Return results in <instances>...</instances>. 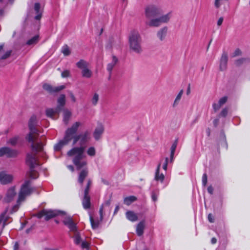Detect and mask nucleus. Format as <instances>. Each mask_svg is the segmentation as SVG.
<instances>
[{"mask_svg": "<svg viewBox=\"0 0 250 250\" xmlns=\"http://www.w3.org/2000/svg\"><path fill=\"white\" fill-rule=\"evenodd\" d=\"M13 177L12 175L8 174L4 171L0 172V183L2 185H6L11 183Z\"/></svg>", "mask_w": 250, "mask_h": 250, "instance_id": "4468645a", "label": "nucleus"}, {"mask_svg": "<svg viewBox=\"0 0 250 250\" xmlns=\"http://www.w3.org/2000/svg\"><path fill=\"white\" fill-rule=\"evenodd\" d=\"M219 119H216L213 121V125L216 127L217 126L219 123Z\"/></svg>", "mask_w": 250, "mask_h": 250, "instance_id": "052dcab7", "label": "nucleus"}, {"mask_svg": "<svg viewBox=\"0 0 250 250\" xmlns=\"http://www.w3.org/2000/svg\"><path fill=\"white\" fill-rule=\"evenodd\" d=\"M81 125L79 122L74 123L70 127L66 130L63 138L54 146V150L59 151L64 146L68 145L71 140H73L72 145L73 146L79 141L80 146L74 147L67 153V155L69 157H73V163L78 170L87 164L86 161L84 160L85 155L84 154V152L86 147V144L90 138V133L88 131H85L78 135L76 134Z\"/></svg>", "mask_w": 250, "mask_h": 250, "instance_id": "f257e3e1", "label": "nucleus"}, {"mask_svg": "<svg viewBox=\"0 0 250 250\" xmlns=\"http://www.w3.org/2000/svg\"><path fill=\"white\" fill-rule=\"evenodd\" d=\"M19 245L18 242H16L14 246V250H18L19 249Z\"/></svg>", "mask_w": 250, "mask_h": 250, "instance_id": "680f3d73", "label": "nucleus"}, {"mask_svg": "<svg viewBox=\"0 0 250 250\" xmlns=\"http://www.w3.org/2000/svg\"><path fill=\"white\" fill-rule=\"evenodd\" d=\"M64 85L53 87L49 84L45 83L43 85V88L51 94L57 93L65 88Z\"/></svg>", "mask_w": 250, "mask_h": 250, "instance_id": "ddd939ff", "label": "nucleus"}, {"mask_svg": "<svg viewBox=\"0 0 250 250\" xmlns=\"http://www.w3.org/2000/svg\"><path fill=\"white\" fill-rule=\"evenodd\" d=\"M114 42V40L113 38H110L106 44V47L108 49H110L112 47V44Z\"/></svg>", "mask_w": 250, "mask_h": 250, "instance_id": "37998d69", "label": "nucleus"}, {"mask_svg": "<svg viewBox=\"0 0 250 250\" xmlns=\"http://www.w3.org/2000/svg\"><path fill=\"white\" fill-rule=\"evenodd\" d=\"M222 106L220 105V104L218 103H213L212 104V107L214 112H217L221 107Z\"/></svg>", "mask_w": 250, "mask_h": 250, "instance_id": "49530a36", "label": "nucleus"}, {"mask_svg": "<svg viewBox=\"0 0 250 250\" xmlns=\"http://www.w3.org/2000/svg\"><path fill=\"white\" fill-rule=\"evenodd\" d=\"M67 167L69 169H70L71 171H74V167L72 165H69L67 166Z\"/></svg>", "mask_w": 250, "mask_h": 250, "instance_id": "0e129e2a", "label": "nucleus"}, {"mask_svg": "<svg viewBox=\"0 0 250 250\" xmlns=\"http://www.w3.org/2000/svg\"><path fill=\"white\" fill-rule=\"evenodd\" d=\"M74 242L76 245H79L81 241V236L78 231L74 233Z\"/></svg>", "mask_w": 250, "mask_h": 250, "instance_id": "e433bc0d", "label": "nucleus"}, {"mask_svg": "<svg viewBox=\"0 0 250 250\" xmlns=\"http://www.w3.org/2000/svg\"><path fill=\"white\" fill-rule=\"evenodd\" d=\"M19 139L20 137L19 136H14L9 139L7 142V144L12 146H15L17 145Z\"/></svg>", "mask_w": 250, "mask_h": 250, "instance_id": "2f4dec72", "label": "nucleus"}, {"mask_svg": "<svg viewBox=\"0 0 250 250\" xmlns=\"http://www.w3.org/2000/svg\"><path fill=\"white\" fill-rule=\"evenodd\" d=\"M87 153L90 156H95L96 154L95 148L93 146L89 147L87 150Z\"/></svg>", "mask_w": 250, "mask_h": 250, "instance_id": "ea45409f", "label": "nucleus"}, {"mask_svg": "<svg viewBox=\"0 0 250 250\" xmlns=\"http://www.w3.org/2000/svg\"><path fill=\"white\" fill-rule=\"evenodd\" d=\"M112 62L109 63H108L107 65V70L109 73V75L110 76L112 73V71L114 67V66L116 65L118 62V58L115 56H112Z\"/></svg>", "mask_w": 250, "mask_h": 250, "instance_id": "aec40b11", "label": "nucleus"}, {"mask_svg": "<svg viewBox=\"0 0 250 250\" xmlns=\"http://www.w3.org/2000/svg\"><path fill=\"white\" fill-rule=\"evenodd\" d=\"M34 10L36 15L35 16L34 19L36 20H40L42 17L43 9L41 8V4L39 2H36L34 4Z\"/></svg>", "mask_w": 250, "mask_h": 250, "instance_id": "f3484780", "label": "nucleus"}, {"mask_svg": "<svg viewBox=\"0 0 250 250\" xmlns=\"http://www.w3.org/2000/svg\"><path fill=\"white\" fill-rule=\"evenodd\" d=\"M187 93V94H188L190 93V87H189V86H188V88Z\"/></svg>", "mask_w": 250, "mask_h": 250, "instance_id": "774afa93", "label": "nucleus"}, {"mask_svg": "<svg viewBox=\"0 0 250 250\" xmlns=\"http://www.w3.org/2000/svg\"><path fill=\"white\" fill-rule=\"evenodd\" d=\"M168 28L165 26L160 28L157 32V37L161 41H164L167 35Z\"/></svg>", "mask_w": 250, "mask_h": 250, "instance_id": "a211bd4d", "label": "nucleus"}, {"mask_svg": "<svg viewBox=\"0 0 250 250\" xmlns=\"http://www.w3.org/2000/svg\"><path fill=\"white\" fill-rule=\"evenodd\" d=\"M88 171L87 169H84L80 172L78 177V182L80 184H83L84 179L88 175Z\"/></svg>", "mask_w": 250, "mask_h": 250, "instance_id": "5701e85b", "label": "nucleus"}, {"mask_svg": "<svg viewBox=\"0 0 250 250\" xmlns=\"http://www.w3.org/2000/svg\"><path fill=\"white\" fill-rule=\"evenodd\" d=\"M229 108L227 107H225L223 108L222 111H221L220 113L219 114L218 117H225L228 113Z\"/></svg>", "mask_w": 250, "mask_h": 250, "instance_id": "79ce46f5", "label": "nucleus"}, {"mask_svg": "<svg viewBox=\"0 0 250 250\" xmlns=\"http://www.w3.org/2000/svg\"><path fill=\"white\" fill-rule=\"evenodd\" d=\"M152 198L153 200L154 201L156 200V198L155 195L154 193H153L152 194Z\"/></svg>", "mask_w": 250, "mask_h": 250, "instance_id": "338daca9", "label": "nucleus"}, {"mask_svg": "<svg viewBox=\"0 0 250 250\" xmlns=\"http://www.w3.org/2000/svg\"><path fill=\"white\" fill-rule=\"evenodd\" d=\"M89 63L83 59L76 63L78 68L82 70V75L83 78H90L92 76V72L89 68Z\"/></svg>", "mask_w": 250, "mask_h": 250, "instance_id": "6e6552de", "label": "nucleus"}, {"mask_svg": "<svg viewBox=\"0 0 250 250\" xmlns=\"http://www.w3.org/2000/svg\"><path fill=\"white\" fill-rule=\"evenodd\" d=\"M146 24L149 26H156V6L154 4L147 5L145 9Z\"/></svg>", "mask_w": 250, "mask_h": 250, "instance_id": "20e7f679", "label": "nucleus"}, {"mask_svg": "<svg viewBox=\"0 0 250 250\" xmlns=\"http://www.w3.org/2000/svg\"><path fill=\"white\" fill-rule=\"evenodd\" d=\"M69 95H70V97L72 101L73 102H76V98H75L74 95L72 93V92H69Z\"/></svg>", "mask_w": 250, "mask_h": 250, "instance_id": "13d9d810", "label": "nucleus"}, {"mask_svg": "<svg viewBox=\"0 0 250 250\" xmlns=\"http://www.w3.org/2000/svg\"><path fill=\"white\" fill-rule=\"evenodd\" d=\"M172 12L165 13L162 8H157V27L168 23L171 18Z\"/></svg>", "mask_w": 250, "mask_h": 250, "instance_id": "0eeeda50", "label": "nucleus"}, {"mask_svg": "<svg viewBox=\"0 0 250 250\" xmlns=\"http://www.w3.org/2000/svg\"><path fill=\"white\" fill-rule=\"evenodd\" d=\"M159 167L160 165L157 167V181L160 180L161 182H163L165 176L163 174H159Z\"/></svg>", "mask_w": 250, "mask_h": 250, "instance_id": "c03bdc74", "label": "nucleus"}, {"mask_svg": "<svg viewBox=\"0 0 250 250\" xmlns=\"http://www.w3.org/2000/svg\"><path fill=\"white\" fill-rule=\"evenodd\" d=\"M208 191L210 194H212L213 191V188L211 186H209L208 188Z\"/></svg>", "mask_w": 250, "mask_h": 250, "instance_id": "bf43d9fd", "label": "nucleus"}, {"mask_svg": "<svg viewBox=\"0 0 250 250\" xmlns=\"http://www.w3.org/2000/svg\"><path fill=\"white\" fill-rule=\"evenodd\" d=\"M211 243L213 244H215L217 242V239L213 237L211 239Z\"/></svg>", "mask_w": 250, "mask_h": 250, "instance_id": "e2e57ef3", "label": "nucleus"}, {"mask_svg": "<svg viewBox=\"0 0 250 250\" xmlns=\"http://www.w3.org/2000/svg\"><path fill=\"white\" fill-rule=\"evenodd\" d=\"M66 226L69 228L70 231H73L74 233L78 231L76 224L74 222Z\"/></svg>", "mask_w": 250, "mask_h": 250, "instance_id": "4c0bfd02", "label": "nucleus"}, {"mask_svg": "<svg viewBox=\"0 0 250 250\" xmlns=\"http://www.w3.org/2000/svg\"><path fill=\"white\" fill-rule=\"evenodd\" d=\"M99 100V95L98 93L95 92L93 94L92 98H91V104L93 105L96 106L98 103Z\"/></svg>", "mask_w": 250, "mask_h": 250, "instance_id": "473e14b6", "label": "nucleus"}, {"mask_svg": "<svg viewBox=\"0 0 250 250\" xmlns=\"http://www.w3.org/2000/svg\"><path fill=\"white\" fill-rule=\"evenodd\" d=\"M71 113L70 111H69L67 109H65L63 110V122H64V123L65 124H67L68 122H69V119L71 117Z\"/></svg>", "mask_w": 250, "mask_h": 250, "instance_id": "bb28decb", "label": "nucleus"}, {"mask_svg": "<svg viewBox=\"0 0 250 250\" xmlns=\"http://www.w3.org/2000/svg\"><path fill=\"white\" fill-rule=\"evenodd\" d=\"M228 60V52L223 51L219 59V69L220 71H225L227 69Z\"/></svg>", "mask_w": 250, "mask_h": 250, "instance_id": "9d476101", "label": "nucleus"}, {"mask_svg": "<svg viewBox=\"0 0 250 250\" xmlns=\"http://www.w3.org/2000/svg\"><path fill=\"white\" fill-rule=\"evenodd\" d=\"M145 229V223L144 221L140 222L136 227V233L139 236L143 235Z\"/></svg>", "mask_w": 250, "mask_h": 250, "instance_id": "393cba45", "label": "nucleus"}, {"mask_svg": "<svg viewBox=\"0 0 250 250\" xmlns=\"http://www.w3.org/2000/svg\"><path fill=\"white\" fill-rule=\"evenodd\" d=\"M126 218L131 222L136 221L138 218L137 215L132 211H127L125 213Z\"/></svg>", "mask_w": 250, "mask_h": 250, "instance_id": "4be33fe9", "label": "nucleus"}, {"mask_svg": "<svg viewBox=\"0 0 250 250\" xmlns=\"http://www.w3.org/2000/svg\"><path fill=\"white\" fill-rule=\"evenodd\" d=\"M38 152L32 150V152L28 153L26 155V163L30 167L28 175L29 177L32 179H36L38 177V172L34 170L36 167L40 165L37 155Z\"/></svg>", "mask_w": 250, "mask_h": 250, "instance_id": "7ed1b4c3", "label": "nucleus"}, {"mask_svg": "<svg viewBox=\"0 0 250 250\" xmlns=\"http://www.w3.org/2000/svg\"><path fill=\"white\" fill-rule=\"evenodd\" d=\"M178 143V140H176L172 145L171 146V148H170V162H172L173 161V157L174 153L177 147Z\"/></svg>", "mask_w": 250, "mask_h": 250, "instance_id": "c85d7f7f", "label": "nucleus"}, {"mask_svg": "<svg viewBox=\"0 0 250 250\" xmlns=\"http://www.w3.org/2000/svg\"><path fill=\"white\" fill-rule=\"evenodd\" d=\"M242 54V53L241 50L240 49L237 48L233 52V57H235L237 56H241Z\"/></svg>", "mask_w": 250, "mask_h": 250, "instance_id": "09e8293b", "label": "nucleus"}, {"mask_svg": "<svg viewBox=\"0 0 250 250\" xmlns=\"http://www.w3.org/2000/svg\"><path fill=\"white\" fill-rule=\"evenodd\" d=\"M202 183L204 186H206L207 183V175L205 173L202 177Z\"/></svg>", "mask_w": 250, "mask_h": 250, "instance_id": "3c124183", "label": "nucleus"}, {"mask_svg": "<svg viewBox=\"0 0 250 250\" xmlns=\"http://www.w3.org/2000/svg\"><path fill=\"white\" fill-rule=\"evenodd\" d=\"M3 44L0 45V60H5L8 58L12 52L11 50H8L5 52L3 51Z\"/></svg>", "mask_w": 250, "mask_h": 250, "instance_id": "412c9836", "label": "nucleus"}, {"mask_svg": "<svg viewBox=\"0 0 250 250\" xmlns=\"http://www.w3.org/2000/svg\"><path fill=\"white\" fill-rule=\"evenodd\" d=\"M104 130V126L102 124H100L97 125V126L95 128L93 134V137L95 140L98 141L101 138Z\"/></svg>", "mask_w": 250, "mask_h": 250, "instance_id": "2eb2a0df", "label": "nucleus"}, {"mask_svg": "<svg viewBox=\"0 0 250 250\" xmlns=\"http://www.w3.org/2000/svg\"><path fill=\"white\" fill-rule=\"evenodd\" d=\"M246 61V58H239L235 61L234 64L236 66L239 67V66H241Z\"/></svg>", "mask_w": 250, "mask_h": 250, "instance_id": "c9c22d12", "label": "nucleus"}, {"mask_svg": "<svg viewBox=\"0 0 250 250\" xmlns=\"http://www.w3.org/2000/svg\"><path fill=\"white\" fill-rule=\"evenodd\" d=\"M167 163H168V158H166L165 162H164V164H163V168L165 170H166L167 169Z\"/></svg>", "mask_w": 250, "mask_h": 250, "instance_id": "864d4df0", "label": "nucleus"}, {"mask_svg": "<svg viewBox=\"0 0 250 250\" xmlns=\"http://www.w3.org/2000/svg\"><path fill=\"white\" fill-rule=\"evenodd\" d=\"M183 92L184 91L183 89L181 90L178 94L177 95V96H176L173 104V107L176 106L179 104V102L181 99L182 96L183 94Z\"/></svg>", "mask_w": 250, "mask_h": 250, "instance_id": "72a5a7b5", "label": "nucleus"}, {"mask_svg": "<svg viewBox=\"0 0 250 250\" xmlns=\"http://www.w3.org/2000/svg\"><path fill=\"white\" fill-rule=\"evenodd\" d=\"M65 96L64 94H61L57 100V106L56 107L58 111H60L65 104Z\"/></svg>", "mask_w": 250, "mask_h": 250, "instance_id": "6ab92c4d", "label": "nucleus"}, {"mask_svg": "<svg viewBox=\"0 0 250 250\" xmlns=\"http://www.w3.org/2000/svg\"><path fill=\"white\" fill-rule=\"evenodd\" d=\"M34 190L35 188L31 187V182L30 180L25 181L21 187L17 200L18 203L24 201L26 197L30 196Z\"/></svg>", "mask_w": 250, "mask_h": 250, "instance_id": "423d86ee", "label": "nucleus"}, {"mask_svg": "<svg viewBox=\"0 0 250 250\" xmlns=\"http://www.w3.org/2000/svg\"><path fill=\"white\" fill-rule=\"evenodd\" d=\"M91 185V181L90 180H88L84 191V197L82 200L83 206L85 209H89L90 207V196L88 195V193Z\"/></svg>", "mask_w": 250, "mask_h": 250, "instance_id": "1a4fd4ad", "label": "nucleus"}, {"mask_svg": "<svg viewBox=\"0 0 250 250\" xmlns=\"http://www.w3.org/2000/svg\"><path fill=\"white\" fill-rule=\"evenodd\" d=\"M60 214L65 215V213L63 211L56 210L44 209L45 220L46 221Z\"/></svg>", "mask_w": 250, "mask_h": 250, "instance_id": "f8f14e48", "label": "nucleus"}, {"mask_svg": "<svg viewBox=\"0 0 250 250\" xmlns=\"http://www.w3.org/2000/svg\"><path fill=\"white\" fill-rule=\"evenodd\" d=\"M38 39H39V36H35L33 37V38H32L31 39L29 40L27 42L26 44L29 45L35 44L38 42Z\"/></svg>", "mask_w": 250, "mask_h": 250, "instance_id": "f704fd0d", "label": "nucleus"}, {"mask_svg": "<svg viewBox=\"0 0 250 250\" xmlns=\"http://www.w3.org/2000/svg\"><path fill=\"white\" fill-rule=\"evenodd\" d=\"M73 222L70 216H66L63 220V223L65 226H67Z\"/></svg>", "mask_w": 250, "mask_h": 250, "instance_id": "a19ab883", "label": "nucleus"}, {"mask_svg": "<svg viewBox=\"0 0 250 250\" xmlns=\"http://www.w3.org/2000/svg\"><path fill=\"white\" fill-rule=\"evenodd\" d=\"M62 52L64 56H68L71 53L70 50L67 45H65L62 47Z\"/></svg>", "mask_w": 250, "mask_h": 250, "instance_id": "58836bf2", "label": "nucleus"}, {"mask_svg": "<svg viewBox=\"0 0 250 250\" xmlns=\"http://www.w3.org/2000/svg\"><path fill=\"white\" fill-rule=\"evenodd\" d=\"M60 112V111H58L57 110V108H56L55 109L52 108H48L46 110V114L47 117L54 119V115L57 114H59Z\"/></svg>", "mask_w": 250, "mask_h": 250, "instance_id": "a878e982", "label": "nucleus"}, {"mask_svg": "<svg viewBox=\"0 0 250 250\" xmlns=\"http://www.w3.org/2000/svg\"><path fill=\"white\" fill-rule=\"evenodd\" d=\"M223 21H224L223 17H221L219 18L217 21V25L218 26H221L222 24Z\"/></svg>", "mask_w": 250, "mask_h": 250, "instance_id": "5fc2aeb1", "label": "nucleus"}, {"mask_svg": "<svg viewBox=\"0 0 250 250\" xmlns=\"http://www.w3.org/2000/svg\"><path fill=\"white\" fill-rule=\"evenodd\" d=\"M119 209V206H116V207L115 208L114 214H116L118 211Z\"/></svg>", "mask_w": 250, "mask_h": 250, "instance_id": "69168bd1", "label": "nucleus"}, {"mask_svg": "<svg viewBox=\"0 0 250 250\" xmlns=\"http://www.w3.org/2000/svg\"><path fill=\"white\" fill-rule=\"evenodd\" d=\"M81 247L83 249L87 248L88 247V243L86 241H83L82 243Z\"/></svg>", "mask_w": 250, "mask_h": 250, "instance_id": "6e6d98bb", "label": "nucleus"}, {"mask_svg": "<svg viewBox=\"0 0 250 250\" xmlns=\"http://www.w3.org/2000/svg\"><path fill=\"white\" fill-rule=\"evenodd\" d=\"M61 76L62 78H67L70 77V71L68 70L63 71L61 74Z\"/></svg>", "mask_w": 250, "mask_h": 250, "instance_id": "de8ad7c7", "label": "nucleus"}, {"mask_svg": "<svg viewBox=\"0 0 250 250\" xmlns=\"http://www.w3.org/2000/svg\"><path fill=\"white\" fill-rule=\"evenodd\" d=\"M7 210H6L0 215V225L2 224V228H3L7 224V221L9 219V216H6Z\"/></svg>", "mask_w": 250, "mask_h": 250, "instance_id": "b1692460", "label": "nucleus"}, {"mask_svg": "<svg viewBox=\"0 0 250 250\" xmlns=\"http://www.w3.org/2000/svg\"><path fill=\"white\" fill-rule=\"evenodd\" d=\"M208 221L211 223H212L214 222V218L211 214L210 213L208 215Z\"/></svg>", "mask_w": 250, "mask_h": 250, "instance_id": "4d7b16f0", "label": "nucleus"}, {"mask_svg": "<svg viewBox=\"0 0 250 250\" xmlns=\"http://www.w3.org/2000/svg\"><path fill=\"white\" fill-rule=\"evenodd\" d=\"M16 195L15 187L10 188L7 191L4 201L5 202L9 203L11 202Z\"/></svg>", "mask_w": 250, "mask_h": 250, "instance_id": "dca6fc26", "label": "nucleus"}, {"mask_svg": "<svg viewBox=\"0 0 250 250\" xmlns=\"http://www.w3.org/2000/svg\"><path fill=\"white\" fill-rule=\"evenodd\" d=\"M110 203H111L110 200H107L101 206V207L100 208V210H99L101 221H102L103 219V210H104V206L109 207L110 205Z\"/></svg>", "mask_w": 250, "mask_h": 250, "instance_id": "c756f323", "label": "nucleus"}, {"mask_svg": "<svg viewBox=\"0 0 250 250\" xmlns=\"http://www.w3.org/2000/svg\"><path fill=\"white\" fill-rule=\"evenodd\" d=\"M228 100V97L226 96H224L220 98L218 101V103L222 106L223 104H224Z\"/></svg>", "mask_w": 250, "mask_h": 250, "instance_id": "a18cd8bd", "label": "nucleus"}, {"mask_svg": "<svg viewBox=\"0 0 250 250\" xmlns=\"http://www.w3.org/2000/svg\"><path fill=\"white\" fill-rule=\"evenodd\" d=\"M21 203H17V204L15 205L14 206H13V207L12 208L11 211H10V213H13L15 212H16V211H17V210L19 208V206L20 205Z\"/></svg>", "mask_w": 250, "mask_h": 250, "instance_id": "603ef678", "label": "nucleus"}, {"mask_svg": "<svg viewBox=\"0 0 250 250\" xmlns=\"http://www.w3.org/2000/svg\"><path fill=\"white\" fill-rule=\"evenodd\" d=\"M34 216L37 217L38 218H41L42 216H44V209L41 210Z\"/></svg>", "mask_w": 250, "mask_h": 250, "instance_id": "8fccbe9b", "label": "nucleus"}, {"mask_svg": "<svg viewBox=\"0 0 250 250\" xmlns=\"http://www.w3.org/2000/svg\"><path fill=\"white\" fill-rule=\"evenodd\" d=\"M129 46L131 49L137 53L142 52L141 39L138 32L132 31L129 37Z\"/></svg>", "mask_w": 250, "mask_h": 250, "instance_id": "39448f33", "label": "nucleus"}, {"mask_svg": "<svg viewBox=\"0 0 250 250\" xmlns=\"http://www.w3.org/2000/svg\"><path fill=\"white\" fill-rule=\"evenodd\" d=\"M137 200V198L134 196H130L125 198L124 200V203L125 204L129 206L132 203L135 201Z\"/></svg>", "mask_w": 250, "mask_h": 250, "instance_id": "cd10ccee", "label": "nucleus"}, {"mask_svg": "<svg viewBox=\"0 0 250 250\" xmlns=\"http://www.w3.org/2000/svg\"><path fill=\"white\" fill-rule=\"evenodd\" d=\"M37 118L32 116L28 123L29 133L26 135L25 139L31 143V148L33 152H42L43 150V144L41 140H38L39 130L36 128Z\"/></svg>", "mask_w": 250, "mask_h": 250, "instance_id": "f03ea898", "label": "nucleus"}, {"mask_svg": "<svg viewBox=\"0 0 250 250\" xmlns=\"http://www.w3.org/2000/svg\"><path fill=\"white\" fill-rule=\"evenodd\" d=\"M89 219H90V221L92 228L94 229H97L99 227L100 222H101L102 221H101L100 219V221L99 220L95 221L91 215H90Z\"/></svg>", "mask_w": 250, "mask_h": 250, "instance_id": "7c9ffc66", "label": "nucleus"}, {"mask_svg": "<svg viewBox=\"0 0 250 250\" xmlns=\"http://www.w3.org/2000/svg\"><path fill=\"white\" fill-rule=\"evenodd\" d=\"M18 151L8 147L0 148V157L6 155L8 158H14L18 156Z\"/></svg>", "mask_w": 250, "mask_h": 250, "instance_id": "9b49d317", "label": "nucleus"}]
</instances>
